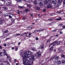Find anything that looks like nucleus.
<instances>
[{
  "instance_id": "nucleus-1",
  "label": "nucleus",
  "mask_w": 65,
  "mask_h": 65,
  "mask_svg": "<svg viewBox=\"0 0 65 65\" xmlns=\"http://www.w3.org/2000/svg\"><path fill=\"white\" fill-rule=\"evenodd\" d=\"M31 51H27L22 55L23 64L24 65H33L34 57Z\"/></svg>"
},
{
  "instance_id": "nucleus-2",
  "label": "nucleus",
  "mask_w": 65,
  "mask_h": 65,
  "mask_svg": "<svg viewBox=\"0 0 65 65\" xmlns=\"http://www.w3.org/2000/svg\"><path fill=\"white\" fill-rule=\"evenodd\" d=\"M3 51L5 53L2 52V53L0 52V56H5V55H6V56H7L8 59H9V60L10 61V59H11V57H10L9 56H8L7 54H6L7 53L6 51L5 50H3Z\"/></svg>"
},
{
  "instance_id": "nucleus-3",
  "label": "nucleus",
  "mask_w": 65,
  "mask_h": 65,
  "mask_svg": "<svg viewBox=\"0 0 65 65\" xmlns=\"http://www.w3.org/2000/svg\"><path fill=\"white\" fill-rule=\"evenodd\" d=\"M52 1L51 0H45L44 2V4L45 5L47 4L48 3H51Z\"/></svg>"
},
{
  "instance_id": "nucleus-4",
  "label": "nucleus",
  "mask_w": 65,
  "mask_h": 65,
  "mask_svg": "<svg viewBox=\"0 0 65 65\" xmlns=\"http://www.w3.org/2000/svg\"><path fill=\"white\" fill-rule=\"evenodd\" d=\"M36 56H38V57H40L41 55V52H39L38 53H36Z\"/></svg>"
},
{
  "instance_id": "nucleus-5",
  "label": "nucleus",
  "mask_w": 65,
  "mask_h": 65,
  "mask_svg": "<svg viewBox=\"0 0 65 65\" xmlns=\"http://www.w3.org/2000/svg\"><path fill=\"white\" fill-rule=\"evenodd\" d=\"M59 57L58 56H56L55 58V61H54V62L55 63H56V61H57L58 60H59Z\"/></svg>"
},
{
  "instance_id": "nucleus-6",
  "label": "nucleus",
  "mask_w": 65,
  "mask_h": 65,
  "mask_svg": "<svg viewBox=\"0 0 65 65\" xmlns=\"http://www.w3.org/2000/svg\"><path fill=\"white\" fill-rule=\"evenodd\" d=\"M8 2H9L7 3L6 4V5L7 6H9V5H10V4H11V0H10Z\"/></svg>"
},
{
  "instance_id": "nucleus-7",
  "label": "nucleus",
  "mask_w": 65,
  "mask_h": 65,
  "mask_svg": "<svg viewBox=\"0 0 65 65\" xmlns=\"http://www.w3.org/2000/svg\"><path fill=\"white\" fill-rule=\"evenodd\" d=\"M57 3V1L56 0H53L52 1V4H55Z\"/></svg>"
},
{
  "instance_id": "nucleus-8",
  "label": "nucleus",
  "mask_w": 65,
  "mask_h": 65,
  "mask_svg": "<svg viewBox=\"0 0 65 65\" xmlns=\"http://www.w3.org/2000/svg\"><path fill=\"white\" fill-rule=\"evenodd\" d=\"M47 8H51L52 7V5L51 4H49L47 5Z\"/></svg>"
},
{
  "instance_id": "nucleus-9",
  "label": "nucleus",
  "mask_w": 65,
  "mask_h": 65,
  "mask_svg": "<svg viewBox=\"0 0 65 65\" xmlns=\"http://www.w3.org/2000/svg\"><path fill=\"white\" fill-rule=\"evenodd\" d=\"M57 64L58 65H59V64H61V61H57Z\"/></svg>"
},
{
  "instance_id": "nucleus-10",
  "label": "nucleus",
  "mask_w": 65,
  "mask_h": 65,
  "mask_svg": "<svg viewBox=\"0 0 65 65\" xmlns=\"http://www.w3.org/2000/svg\"><path fill=\"white\" fill-rule=\"evenodd\" d=\"M39 5L40 6H42L43 5V3L42 2H40L39 3Z\"/></svg>"
},
{
  "instance_id": "nucleus-11",
  "label": "nucleus",
  "mask_w": 65,
  "mask_h": 65,
  "mask_svg": "<svg viewBox=\"0 0 65 65\" xmlns=\"http://www.w3.org/2000/svg\"><path fill=\"white\" fill-rule=\"evenodd\" d=\"M62 2V0H58V2L59 3V4H61V3Z\"/></svg>"
},
{
  "instance_id": "nucleus-12",
  "label": "nucleus",
  "mask_w": 65,
  "mask_h": 65,
  "mask_svg": "<svg viewBox=\"0 0 65 65\" xmlns=\"http://www.w3.org/2000/svg\"><path fill=\"white\" fill-rule=\"evenodd\" d=\"M55 56H53L52 57L51 59H50V61H52V60H53V59H54V58H55Z\"/></svg>"
},
{
  "instance_id": "nucleus-13",
  "label": "nucleus",
  "mask_w": 65,
  "mask_h": 65,
  "mask_svg": "<svg viewBox=\"0 0 65 65\" xmlns=\"http://www.w3.org/2000/svg\"><path fill=\"white\" fill-rule=\"evenodd\" d=\"M34 4H38V2L37 1H35L34 2Z\"/></svg>"
},
{
  "instance_id": "nucleus-14",
  "label": "nucleus",
  "mask_w": 65,
  "mask_h": 65,
  "mask_svg": "<svg viewBox=\"0 0 65 65\" xmlns=\"http://www.w3.org/2000/svg\"><path fill=\"white\" fill-rule=\"evenodd\" d=\"M44 30V29H42L38 30V31H39V32H41L42 31H43Z\"/></svg>"
},
{
  "instance_id": "nucleus-15",
  "label": "nucleus",
  "mask_w": 65,
  "mask_h": 65,
  "mask_svg": "<svg viewBox=\"0 0 65 65\" xmlns=\"http://www.w3.org/2000/svg\"><path fill=\"white\" fill-rule=\"evenodd\" d=\"M27 6L28 7H31L32 6L31 5L29 4H28L27 5Z\"/></svg>"
},
{
  "instance_id": "nucleus-16",
  "label": "nucleus",
  "mask_w": 65,
  "mask_h": 65,
  "mask_svg": "<svg viewBox=\"0 0 65 65\" xmlns=\"http://www.w3.org/2000/svg\"><path fill=\"white\" fill-rule=\"evenodd\" d=\"M24 11H26V12L27 13V11H30V10L28 9H26L24 10Z\"/></svg>"
},
{
  "instance_id": "nucleus-17",
  "label": "nucleus",
  "mask_w": 65,
  "mask_h": 65,
  "mask_svg": "<svg viewBox=\"0 0 65 65\" xmlns=\"http://www.w3.org/2000/svg\"><path fill=\"white\" fill-rule=\"evenodd\" d=\"M10 13H8V14H5V16H9V15H10Z\"/></svg>"
},
{
  "instance_id": "nucleus-18",
  "label": "nucleus",
  "mask_w": 65,
  "mask_h": 65,
  "mask_svg": "<svg viewBox=\"0 0 65 65\" xmlns=\"http://www.w3.org/2000/svg\"><path fill=\"white\" fill-rule=\"evenodd\" d=\"M36 9L37 10H40V8L38 7H37L36 8Z\"/></svg>"
},
{
  "instance_id": "nucleus-19",
  "label": "nucleus",
  "mask_w": 65,
  "mask_h": 65,
  "mask_svg": "<svg viewBox=\"0 0 65 65\" xmlns=\"http://www.w3.org/2000/svg\"><path fill=\"white\" fill-rule=\"evenodd\" d=\"M2 24H3V22L2 20H0V25H2Z\"/></svg>"
},
{
  "instance_id": "nucleus-20",
  "label": "nucleus",
  "mask_w": 65,
  "mask_h": 65,
  "mask_svg": "<svg viewBox=\"0 0 65 65\" xmlns=\"http://www.w3.org/2000/svg\"><path fill=\"white\" fill-rule=\"evenodd\" d=\"M62 62L63 64H64L65 63V60H62Z\"/></svg>"
},
{
  "instance_id": "nucleus-21",
  "label": "nucleus",
  "mask_w": 65,
  "mask_h": 65,
  "mask_svg": "<svg viewBox=\"0 0 65 65\" xmlns=\"http://www.w3.org/2000/svg\"><path fill=\"white\" fill-rule=\"evenodd\" d=\"M15 51H18V47L17 46H15Z\"/></svg>"
},
{
  "instance_id": "nucleus-22",
  "label": "nucleus",
  "mask_w": 65,
  "mask_h": 65,
  "mask_svg": "<svg viewBox=\"0 0 65 65\" xmlns=\"http://www.w3.org/2000/svg\"><path fill=\"white\" fill-rule=\"evenodd\" d=\"M56 20H62V19H61V17H59L58 19H56Z\"/></svg>"
},
{
  "instance_id": "nucleus-23",
  "label": "nucleus",
  "mask_w": 65,
  "mask_h": 65,
  "mask_svg": "<svg viewBox=\"0 0 65 65\" xmlns=\"http://www.w3.org/2000/svg\"><path fill=\"white\" fill-rule=\"evenodd\" d=\"M21 35V34H15L14 36H19V35Z\"/></svg>"
},
{
  "instance_id": "nucleus-24",
  "label": "nucleus",
  "mask_w": 65,
  "mask_h": 65,
  "mask_svg": "<svg viewBox=\"0 0 65 65\" xmlns=\"http://www.w3.org/2000/svg\"><path fill=\"white\" fill-rule=\"evenodd\" d=\"M9 1H8V0H4V4H5V2H9Z\"/></svg>"
},
{
  "instance_id": "nucleus-25",
  "label": "nucleus",
  "mask_w": 65,
  "mask_h": 65,
  "mask_svg": "<svg viewBox=\"0 0 65 65\" xmlns=\"http://www.w3.org/2000/svg\"><path fill=\"white\" fill-rule=\"evenodd\" d=\"M56 42L57 44H60V42L59 41H56Z\"/></svg>"
},
{
  "instance_id": "nucleus-26",
  "label": "nucleus",
  "mask_w": 65,
  "mask_h": 65,
  "mask_svg": "<svg viewBox=\"0 0 65 65\" xmlns=\"http://www.w3.org/2000/svg\"><path fill=\"white\" fill-rule=\"evenodd\" d=\"M18 8H21L22 9H23L24 8V7H23L19 6L18 7Z\"/></svg>"
},
{
  "instance_id": "nucleus-27",
  "label": "nucleus",
  "mask_w": 65,
  "mask_h": 65,
  "mask_svg": "<svg viewBox=\"0 0 65 65\" xmlns=\"http://www.w3.org/2000/svg\"><path fill=\"white\" fill-rule=\"evenodd\" d=\"M3 9H7V8L5 7H2Z\"/></svg>"
},
{
  "instance_id": "nucleus-28",
  "label": "nucleus",
  "mask_w": 65,
  "mask_h": 65,
  "mask_svg": "<svg viewBox=\"0 0 65 65\" xmlns=\"http://www.w3.org/2000/svg\"><path fill=\"white\" fill-rule=\"evenodd\" d=\"M53 48H54V47H52L50 49V51H52L53 49Z\"/></svg>"
},
{
  "instance_id": "nucleus-29",
  "label": "nucleus",
  "mask_w": 65,
  "mask_h": 65,
  "mask_svg": "<svg viewBox=\"0 0 65 65\" xmlns=\"http://www.w3.org/2000/svg\"><path fill=\"white\" fill-rule=\"evenodd\" d=\"M32 51H35V50H36V48H33L32 49Z\"/></svg>"
},
{
  "instance_id": "nucleus-30",
  "label": "nucleus",
  "mask_w": 65,
  "mask_h": 65,
  "mask_svg": "<svg viewBox=\"0 0 65 65\" xmlns=\"http://www.w3.org/2000/svg\"><path fill=\"white\" fill-rule=\"evenodd\" d=\"M41 48L42 49H43V48H44V45H41Z\"/></svg>"
},
{
  "instance_id": "nucleus-31",
  "label": "nucleus",
  "mask_w": 65,
  "mask_h": 65,
  "mask_svg": "<svg viewBox=\"0 0 65 65\" xmlns=\"http://www.w3.org/2000/svg\"><path fill=\"white\" fill-rule=\"evenodd\" d=\"M17 1L18 2H22V1L21 0H17Z\"/></svg>"
},
{
  "instance_id": "nucleus-32",
  "label": "nucleus",
  "mask_w": 65,
  "mask_h": 65,
  "mask_svg": "<svg viewBox=\"0 0 65 65\" xmlns=\"http://www.w3.org/2000/svg\"><path fill=\"white\" fill-rule=\"evenodd\" d=\"M14 19H12L11 21L12 23H13V22H14Z\"/></svg>"
},
{
  "instance_id": "nucleus-33",
  "label": "nucleus",
  "mask_w": 65,
  "mask_h": 65,
  "mask_svg": "<svg viewBox=\"0 0 65 65\" xmlns=\"http://www.w3.org/2000/svg\"><path fill=\"white\" fill-rule=\"evenodd\" d=\"M24 52L23 51V50H21L20 51V54H22Z\"/></svg>"
},
{
  "instance_id": "nucleus-34",
  "label": "nucleus",
  "mask_w": 65,
  "mask_h": 65,
  "mask_svg": "<svg viewBox=\"0 0 65 65\" xmlns=\"http://www.w3.org/2000/svg\"><path fill=\"white\" fill-rule=\"evenodd\" d=\"M2 62H4V63H5V62L6 63H7L8 62V61H3V60H2Z\"/></svg>"
},
{
  "instance_id": "nucleus-35",
  "label": "nucleus",
  "mask_w": 65,
  "mask_h": 65,
  "mask_svg": "<svg viewBox=\"0 0 65 65\" xmlns=\"http://www.w3.org/2000/svg\"><path fill=\"white\" fill-rule=\"evenodd\" d=\"M4 45L5 46H6V45H7L6 44V43H5L4 44Z\"/></svg>"
},
{
  "instance_id": "nucleus-36",
  "label": "nucleus",
  "mask_w": 65,
  "mask_h": 65,
  "mask_svg": "<svg viewBox=\"0 0 65 65\" xmlns=\"http://www.w3.org/2000/svg\"><path fill=\"white\" fill-rule=\"evenodd\" d=\"M42 63V60H41L39 62V64H41Z\"/></svg>"
},
{
  "instance_id": "nucleus-37",
  "label": "nucleus",
  "mask_w": 65,
  "mask_h": 65,
  "mask_svg": "<svg viewBox=\"0 0 65 65\" xmlns=\"http://www.w3.org/2000/svg\"><path fill=\"white\" fill-rule=\"evenodd\" d=\"M56 42H55L54 44H53V46H54V45H56Z\"/></svg>"
},
{
  "instance_id": "nucleus-38",
  "label": "nucleus",
  "mask_w": 65,
  "mask_h": 65,
  "mask_svg": "<svg viewBox=\"0 0 65 65\" xmlns=\"http://www.w3.org/2000/svg\"><path fill=\"white\" fill-rule=\"evenodd\" d=\"M46 10L45 9H44L43 10V12H45L46 11Z\"/></svg>"
},
{
  "instance_id": "nucleus-39",
  "label": "nucleus",
  "mask_w": 65,
  "mask_h": 65,
  "mask_svg": "<svg viewBox=\"0 0 65 65\" xmlns=\"http://www.w3.org/2000/svg\"><path fill=\"white\" fill-rule=\"evenodd\" d=\"M30 14H31V16L32 17H33V13H30Z\"/></svg>"
},
{
  "instance_id": "nucleus-40",
  "label": "nucleus",
  "mask_w": 65,
  "mask_h": 65,
  "mask_svg": "<svg viewBox=\"0 0 65 65\" xmlns=\"http://www.w3.org/2000/svg\"><path fill=\"white\" fill-rule=\"evenodd\" d=\"M38 31V30H36L34 31V33H37V32Z\"/></svg>"
},
{
  "instance_id": "nucleus-41",
  "label": "nucleus",
  "mask_w": 65,
  "mask_h": 65,
  "mask_svg": "<svg viewBox=\"0 0 65 65\" xmlns=\"http://www.w3.org/2000/svg\"><path fill=\"white\" fill-rule=\"evenodd\" d=\"M14 62L15 63H16V62H17V60L16 59H14Z\"/></svg>"
},
{
  "instance_id": "nucleus-42",
  "label": "nucleus",
  "mask_w": 65,
  "mask_h": 65,
  "mask_svg": "<svg viewBox=\"0 0 65 65\" xmlns=\"http://www.w3.org/2000/svg\"><path fill=\"white\" fill-rule=\"evenodd\" d=\"M50 41H51V40H48L47 41V42H48V43L50 42Z\"/></svg>"
},
{
  "instance_id": "nucleus-43",
  "label": "nucleus",
  "mask_w": 65,
  "mask_h": 65,
  "mask_svg": "<svg viewBox=\"0 0 65 65\" xmlns=\"http://www.w3.org/2000/svg\"><path fill=\"white\" fill-rule=\"evenodd\" d=\"M57 31V29H54V30H53L52 31L53 32H55V31Z\"/></svg>"
},
{
  "instance_id": "nucleus-44",
  "label": "nucleus",
  "mask_w": 65,
  "mask_h": 65,
  "mask_svg": "<svg viewBox=\"0 0 65 65\" xmlns=\"http://www.w3.org/2000/svg\"><path fill=\"white\" fill-rule=\"evenodd\" d=\"M8 32V30H6L4 31V33H7V32Z\"/></svg>"
},
{
  "instance_id": "nucleus-45",
  "label": "nucleus",
  "mask_w": 65,
  "mask_h": 65,
  "mask_svg": "<svg viewBox=\"0 0 65 65\" xmlns=\"http://www.w3.org/2000/svg\"><path fill=\"white\" fill-rule=\"evenodd\" d=\"M36 40H38V37L36 38Z\"/></svg>"
},
{
  "instance_id": "nucleus-46",
  "label": "nucleus",
  "mask_w": 65,
  "mask_h": 65,
  "mask_svg": "<svg viewBox=\"0 0 65 65\" xmlns=\"http://www.w3.org/2000/svg\"><path fill=\"white\" fill-rule=\"evenodd\" d=\"M39 1H40L41 2H43V0H39Z\"/></svg>"
},
{
  "instance_id": "nucleus-47",
  "label": "nucleus",
  "mask_w": 65,
  "mask_h": 65,
  "mask_svg": "<svg viewBox=\"0 0 65 65\" xmlns=\"http://www.w3.org/2000/svg\"><path fill=\"white\" fill-rule=\"evenodd\" d=\"M53 44V43H52L49 46V47H50V46H51V45H52V44Z\"/></svg>"
},
{
  "instance_id": "nucleus-48",
  "label": "nucleus",
  "mask_w": 65,
  "mask_h": 65,
  "mask_svg": "<svg viewBox=\"0 0 65 65\" xmlns=\"http://www.w3.org/2000/svg\"><path fill=\"white\" fill-rule=\"evenodd\" d=\"M11 44H14V43L12 42V43H11Z\"/></svg>"
},
{
  "instance_id": "nucleus-49",
  "label": "nucleus",
  "mask_w": 65,
  "mask_h": 65,
  "mask_svg": "<svg viewBox=\"0 0 65 65\" xmlns=\"http://www.w3.org/2000/svg\"><path fill=\"white\" fill-rule=\"evenodd\" d=\"M48 20H49V21H52V20H53V19H48Z\"/></svg>"
},
{
  "instance_id": "nucleus-50",
  "label": "nucleus",
  "mask_w": 65,
  "mask_h": 65,
  "mask_svg": "<svg viewBox=\"0 0 65 65\" xmlns=\"http://www.w3.org/2000/svg\"><path fill=\"white\" fill-rule=\"evenodd\" d=\"M59 26H62V24H60L59 25Z\"/></svg>"
},
{
  "instance_id": "nucleus-51",
  "label": "nucleus",
  "mask_w": 65,
  "mask_h": 65,
  "mask_svg": "<svg viewBox=\"0 0 65 65\" xmlns=\"http://www.w3.org/2000/svg\"><path fill=\"white\" fill-rule=\"evenodd\" d=\"M9 17L10 18H12V17L10 15L9 16Z\"/></svg>"
},
{
  "instance_id": "nucleus-52",
  "label": "nucleus",
  "mask_w": 65,
  "mask_h": 65,
  "mask_svg": "<svg viewBox=\"0 0 65 65\" xmlns=\"http://www.w3.org/2000/svg\"><path fill=\"white\" fill-rule=\"evenodd\" d=\"M65 0H64V2H63V5H65Z\"/></svg>"
},
{
  "instance_id": "nucleus-53",
  "label": "nucleus",
  "mask_w": 65,
  "mask_h": 65,
  "mask_svg": "<svg viewBox=\"0 0 65 65\" xmlns=\"http://www.w3.org/2000/svg\"><path fill=\"white\" fill-rule=\"evenodd\" d=\"M2 47L0 45V49H2Z\"/></svg>"
},
{
  "instance_id": "nucleus-54",
  "label": "nucleus",
  "mask_w": 65,
  "mask_h": 65,
  "mask_svg": "<svg viewBox=\"0 0 65 65\" xmlns=\"http://www.w3.org/2000/svg\"><path fill=\"white\" fill-rule=\"evenodd\" d=\"M55 15V14H52L51 15H52V16H54Z\"/></svg>"
},
{
  "instance_id": "nucleus-55",
  "label": "nucleus",
  "mask_w": 65,
  "mask_h": 65,
  "mask_svg": "<svg viewBox=\"0 0 65 65\" xmlns=\"http://www.w3.org/2000/svg\"><path fill=\"white\" fill-rule=\"evenodd\" d=\"M25 18L24 17V18H22V20H25Z\"/></svg>"
},
{
  "instance_id": "nucleus-56",
  "label": "nucleus",
  "mask_w": 65,
  "mask_h": 65,
  "mask_svg": "<svg viewBox=\"0 0 65 65\" xmlns=\"http://www.w3.org/2000/svg\"><path fill=\"white\" fill-rule=\"evenodd\" d=\"M0 65H3V64L2 63H0Z\"/></svg>"
},
{
  "instance_id": "nucleus-57",
  "label": "nucleus",
  "mask_w": 65,
  "mask_h": 65,
  "mask_svg": "<svg viewBox=\"0 0 65 65\" xmlns=\"http://www.w3.org/2000/svg\"><path fill=\"white\" fill-rule=\"evenodd\" d=\"M27 29L28 30H30V27H29L27 28Z\"/></svg>"
},
{
  "instance_id": "nucleus-58",
  "label": "nucleus",
  "mask_w": 65,
  "mask_h": 65,
  "mask_svg": "<svg viewBox=\"0 0 65 65\" xmlns=\"http://www.w3.org/2000/svg\"><path fill=\"white\" fill-rule=\"evenodd\" d=\"M54 52H56V50L55 49H54Z\"/></svg>"
},
{
  "instance_id": "nucleus-59",
  "label": "nucleus",
  "mask_w": 65,
  "mask_h": 65,
  "mask_svg": "<svg viewBox=\"0 0 65 65\" xmlns=\"http://www.w3.org/2000/svg\"><path fill=\"white\" fill-rule=\"evenodd\" d=\"M56 36L57 37H59V36L57 35H56Z\"/></svg>"
},
{
  "instance_id": "nucleus-60",
  "label": "nucleus",
  "mask_w": 65,
  "mask_h": 65,
  "mask_svg": "<svg viewBox=\"0 0 65 65\" xmlns=\"http://www.w3.org/2000/svg\"><path fill=\"white\" fill-rule=\"evenodd\" d=\"M8 39H9V38H8L6 39V40H8Z\"/></svg>"
},
{
  "instance_id": "nucleus-61",
  "label": "nucleus",
  "mask_w": 65,
  "mask_h": 65,
  "mask_svg": "<svg viewBox=\"0 0 65 65\" xmlns=\"http://www.w3.org/2000/svg\"><path fill=\"white\" fill-rule=\"evenodd\" d=\"M28 34V32H26L24 33L25 34Z\"/></svg>"
},
{
  "instance_id": "nucleus-62",
  "label": "nucleus",
  "mask_w": 65,
  "mask_h": 65,
  "mask_svg": "<svg viewBox=\"0 0 65 65\" xmlns=\"http://www.w3.org/2000/svg\"><path fill=\"white\" fill-rule=\"evenodd\" d=\"M18 13H20V12H19V10H18Z\"/></svg>"
},
{
  "instance_id": "nucleus-63",
  "label": "nucleus",
  "mask_w": 65,
  "mask_h": 65,
  "mask_svg": "<svg viewBox=\"0 0 65 65\" xmlns=\"http://www.w3.org/2000/svg\"><path fill=\"white\" fill-rule=\"evenodd\" d=\"M62 28H65V26H62Z\"/></svg>"
},
{
  "instance_id": "nucleus-64",
  "label": "nucleus",
  "mask_w": 65,
  "mask_h": 65,
  "mask_svg": "<svg viewBox=\"0 0 65 65\" xmlns=\"http://www.w3.org/2000/svg\"><path fill=\"white\" fill-rule=\"evenodd\" d=\"M60 34H62L63 33L62 32H60Z\"/></svg>"
}]
</instances>
